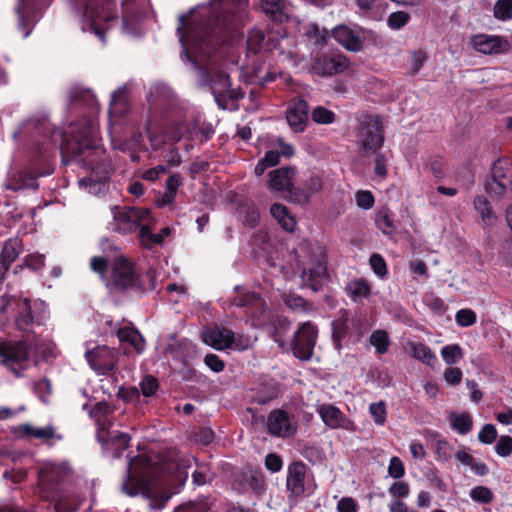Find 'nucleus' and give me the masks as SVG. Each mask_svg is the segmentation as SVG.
I'll use <instances>...</instances> for the list:
<instances>
[{"mask_svg": "<svg viewBox=\"0 0 512 512\" xmlns=\"http://www.w3.org/2000/svg\"><path fill=\"white\" fill-rule=\"evenodd\" d=\"M230 2L191 10L188 15L179 18L177 32L185 53L189 47L199 53L209 54L208 47L212 44L211 36L231 24Z\"/></svg>", "mask_w": 512, "mask_h": 512, "instance_id": "1", "label": "nucleus"}, {"mask_svg": "<svg viewBox=\"0 0 512 512\" xmlns=\"http://www.w3.org/2000/svg\"><path fill=\"white\" fill-rule=\"evenodd\" d=\"M232 305L237 307H247V308H261L263 306L262 299L254 292H245L238 296H236L232 300Z\"/></svg>", "mask_w": 512, "mask_h": 512, "instance_id": "38", "label": "nucleus"}, {"mask_svg": "<svg viewBox=\"0 0 512 512\" xmlns=\"http://www.w3.org/2000/svg\"><path fill=\"white\" fill-rule=\"evenodd\" d=\"M470 497L476 502L488 504L493 500V493L485 486H477L470 491Z\"/></svg>", "mask_w": 512, "mask_h": 512, "instance_id": "49", "label": "nucleus"}, {"mask_svg": "<svg viewBox=\"0 0 512 512\" xmlns=\"http://www.w3.org/2000/svg\"><path fill=\"white\" fill-rule=\"evenodd\" d=\"M412 357L422 363L432 366L436 362L435 353L424 343L408 341L406 344Z\"/></svg>", "mask_w": 512, "mask_h": 512, "instance_id": "32", "label": "nucleus"}, {"mask_svg": "<svg viewBox=\"0 0 512 512\" xmlns=\"http://www.w3.org/2000/svg\"><path fill=\"white\" fill-rule=\"evenodd\" d=\"M174 512H213L208 502H189L184 505H180L175 509Z\"/></svg>", "mask_w": 512, "mask_h": 512, "instance_id": "54", "label": "nucleus"}, {"mask_svg": "<svg viewBox=\"0 0 512 512\" xmlns=\"http://www.w3.org/2000/svg\"><path fill=\"white\" fill-rule=\"evenodd\" d=\"M294 153V149L291 145L284 143L281 139L278 140V149L269 150L262 158L263 162L269 167L275 166L280 161V156L290 157Z\"/></svg>", "mask_w": 512, "mask_h": 512, "instance_id": "37", "label": "nucleus"}, {"mask_svg": "<svg viewBox=\"0 0 512 512\" xmlns=\"http://www.w3.org/2000/svg\"><path fill=\"white\" fill-rule=\"evenodd\" d=\"M189 467L190 460L186 458L178 457L177 459L169 462L166 467L169 478L166 482L173 487L183 486L188 478Z\"/></svg>", "mask_w": 512, "mask_h": 512, "instance_id": "23", "label": "nucleus"}, {"mask_svg": "<svg viewBox=\"0 0 512 512\" xmlns=\"http://www.w3.org/2000/svg\"><path fill=\"white\" fill-rule=\"evenodd\" d=\"M374 154V172L380 177L382 180L387 177L388 169H387V158L386 156L380 152V150L376 151Z\"/></svg>", "mask_w": 512, "mask_h": 512, "instance_id": "52", "label": "nucleus"}, {"mask_svg": "<svg viewBox=\"0 0 512 512\" xmlns=\"http://www.w3.org/2000/svg\"><path fill=\"white\" fill-rule=\"evenodd\" d=\"M265 41V34L260 29H251L248 33L247 47L252 53H257L263 47Z\"/></svg>", "mask_w": 512, "mask_h": 512, "instance_id": "46", "label": "nucleus"}, {"mask_svg": "<svg viewBox=\"0 0 512 512\" xmlns=\"http://www.w3.org/2000/svg\"><path fill=\"white\" fill-rule=\"evenodd\" d=\"M126 110L125 90L119 89L112 94L110 103V113L121 116Z\"/></svg>", "mask_w": 512, "mask_h": 512, "instance_id": "45", "label": "nucleus"}, {"mask_svg": "<svg viewBox=\"0 0 512 512\" xmlns=\"http://www.w3.org/2000/svg\"><path fill=\"white\" fill-rule=\"evenodd\" d=\"M369 412L377 425H383L385 423L387 412L384 401L371 403L369 406Z\"/></svg>", "mask_w": 512, "mask_h": 512, "instance_id": "48", "label": "nucleus"}, {"mask_svg": "<svg viewBox=\"0 0 512 512\" xmlns=\"http://www.w3.org/2000/svg\"><path fill=\"white\" fill-rule=\"evenodd\" d=\"M237 216L243 225L248 227L257 226L260 220V215L252 201L240 203L237 208Z\"/></svg>", "mask_w": 512, "mask_h": 512, "instance_id": "34", "label": "nucleus"}, {"mask_svg": "<svg viewBox=\"0 0 512 512\" xmlns=\"http://www.w3.org/2000/svg\"><path fill=\"white\" fill-rule=\"evenodd\" d=\"M473 206L476 212L480 215L483 224L487 227H492L497 221L495 214L489 200L483 196L478 195L473 200Z\"/></svg>", "mask_w": 512, "mask_h": 512, "instance_id": "30", "label": "nucleus"}, {"mask_svg": "<svg viewBox=\"0 0 512 512\" xmlns=\"http://www.w3.org/2000/svg\"><path fill=\"white\" fill-rule=\"evenodd\" d=\"M106 285L111 291L147 289L137 276L133 264L123 257L114 260Z\"/></svg>", "mask_w": 512, "mask_h": 512, "instance_id": "7", "label": "nucleus"}, {"mask_svg": "<svg viewBox=\"0 0 512 512\" xmlns=\"http://www.w3.org/2000/svg\"><path fill=\"white\" fill-rule=\"evenodd\" d=\"M497 437V431L494 425L486 424L478 434V439L484 444H491Z\"/></svg>", "mask_w": 512, "mask_h": 512, "instance_id": "58", "label": "nucleus"}, {"mask_svg": "<svg viewBox=\"0 0 512 512\" xmlns=\"http://www.w3.org/2000/svg\"><path fill=\"white\" fill-rule=\"evenodd\" d=\"M296 264L303 284L317 291L326 275L324 249L318 244L302 243L296 251Z\"/></svg>", "mask_w": 512, "mask_h": 512, "instance_id": "2", "label": "nucleus"}, {"mask_svg": "<svg viewBox=\"0 0 512 512\" xmlns=\"http://www.w3.org/2000/svg\"><path fill=\"white\" fill-rule=\"evenodd\" d=\"M332 37L349 52H360L365 41L375 42L377 35L373 30L361 26L350 27L348 25H338L332 29Z\"/></svg>", "mask_w": 512, "mask_h": 512, "instance_id": "10", "label": "nucleus"}, {"mask_svg": "<svg viewBox=\"0 0 512 512\" xmlns=\"http://www.w3.org/2000/svg\"><path fill=\"white\" fill-rule=\"evenodd\" d=\"M369 262L375 274L380 277H384L387 274L386 262L381 255L377 253L372 254Z\"/></svg>", "mask_w": 512, "mask_h": 512, "instance_id": "56", "label": "nucleus"}, {"mask_svg": "<svg viewBox=\"0 0 512 512\" xmlns=\"http://www.w3.org/2000/svg\"><path fill=\"white\" fill-rule=\"evenodd\" d=\"M18 431L23 436L33 437L48 444L62 440V435L57 433L56 428L53 425L35 427L31 424H23L18 427Z\"/></svg>", "mask_w": 512, "mask_h": 512, "instance_id": "24", "label": "nucleus"}, {"mask_svg": "<svg viewBox=\"0 0 512 512\" xmlns=\"http://www.w3.org/2000/svg\"><path fill=\"white\" fill-rule=\"evenodd\" d=\"M295 168L282 167L272 170L269 173V187L273 191H288L292 190L294 184Z\"/></svg>", "mask_w": 512, "mask_h": 512, "instance_id": "22", "label": "nucleus"}, {"mask_svg": "<svg viewBox=\"0 0 512 512\" xmlns=\"http://www.w3.org/2000/svg\"><path fill=\"white\" fill-rule=\"evenodd\" d=\"M493 16L500 21L512 19V0H497L493 7Z\"/></svg>", "mask_w": 512, "mask_h": 512, "instance_id": "43", "label": "nucleus"}, {"mask_svg": "<svg viewBox=\"0 0 512 512\" xmlns=\"http://www.w3.org/2000/svg\"><path fill=\"white\" fill-rule=\"evenodd\" d=\"M112 222L110 227L113 232L126 235L135 232L150 214L146 208H132L127 206H114L111 209Z\"/></svg>", "mask_w": 512, "mask_h": 512, "instance_id": "9", "label": "nucleus"}, {"mask_svg": "<svg viewBox=\"0 0 512 512\" xmlns=\"http://www.w3.org/2000/svg\"><path fill=\"white\" fill-rule=\"evenodd\" d=\"M357 205L364 209H370L374 205V197L370 191H358L356 193Z\"/></svg>", "mask_w": 512, "mask_h": 512, "instance_id": "62", "label": "nucleus"}, {"mask_svg": "<svg viewBox=\"0 0 512 512\" xmlns=\"http://www.w3.org/2000/svg\"><path fill=\"white\" fill-rule=\"evenodd\" d=\"M313 474L302 461H294L287 467L286 488L295 498L310 496L316 490Z\"/></svg>", "mask_w": 512, "mask_h": 512, "instance_id": "6", "label": "nucleus"}, {"mask_svg": "<svg viewBox=\"0 0 512 512\" xmlns=\"http://www.w3.org/2000/svg\"><path fill=\"white\" fill-rule=\"evenodd\" d=\"M317 339V329L310 322H305L296 331L292 343L294 355L301 360L311 358Z\"/></svg>", "mask_w": 512, "mask_h": 512, "instance_id": "14", "label": "nucleus"}, {"mask_svg": "<svg viewBox=\"0 0 512 512\" xmlns=\"http://www.w3.org/2000/svg\"><path fill=\"white\" fill-rule=\"evenodd\" d=\"M266 426L269 434L280 438L290 437L297 430L294 419L282 409H275L269 413Z\"/></svg>", "mask_w": 512, "mask_h": 512, "instance_id": "16", "label": "nucleus"}, {"mask_svg": "<svg viewBox=\"0 0 512 512\" xmlns=\"http://www.w3.org/2000/svg\"><path fill=\"white\" fill-rule=\"evenodd\" d=\"M318 412L323 422L330 428L346 427L347 418L336 406L324 404L319 408Z\"/></svg>", "mask_w": 512, "mask_h": 512, "instance_id": "29", "label": "nucleus"}, {"mask_svg": "<svg viewBox=\"0 0 512 512\" xmlns=\"http://www.w3.org/2000/svg\"><path fill=\"white\" fill-rule=\"evenodd\" d=\"M410 19V15L404 11H397L389 15L388 26L394 30L404 27Z\"/></svg>", "mask_w": 512, "mask_h": 512, "instance_id": "51", "label": "nucleus"}, {"mask_svg": "<svg viewBox=\"0 0 512 512\" xmlns=\"http://www.w3.org/2000/svg\"><path fill=\"white\" fill-rule=\"evenodd\" d=\"M98 127L94 120L82 119L72 123L63 135L61 152L66 161L82 155L85 150L97 147Z\"/></svg>", "mask_w": 512, "mask_h": 512, "instance_id": "3", "label": "nucleus"}, {"mask_svg": "<svg viewBox=\"0 0 512 512\" xmlns=\"http://www.w3.org/2000/svg\"><path fill=\"white\" fill-rule=\"evenodd\" d=\"M117 337L120 342H127L135 348L137 353H141L145 347V340L138 330L132 327H124L117 331Z\"/></svg>", "mask_w": 512, "mask_h": 512, "instance_id": "35", "label": "nucleus"}, {"mask_svg": "<svg viewBox=\"0 0 512 512\" xmlns=\"http://www.w3.org/2000/svg\"><path fill=\"white\" fill-rule=\"evenodd\" d=\"M349 64L348 58L342 53L323 54L312 59L310 69L318 76L330 77L345 71Z\"/></svg>", "mask_w": 512, "mask_h": 512, "instance_id": "12", "label": "nucleus"}, {"mask_svg": "<svg viewBox=\"0 0 512 512\" xmlns=\"http://www.w3.org/2000/svg\"><path fill=\"white\" fill-rule=\"evenodd\" d=\"M441 356L446 364L452 365L463 358V351L458 344L446 345L441 349Z\"/></svg>", "mask_w": 512, "mask_h": 512, "instance_id": "44", "label": "nucleus"}, {"mask_svg": "<svg viewBox=\"0 0 512 512\" xmlns=\"http://www.w3.org/2000/svg\"><path fill=\"white\" fill-rule=\"evenodd\" d=\"M347 292L354 302H361L370 296L371 287L366 280L356 279L349 282Z\"/></svg>", "mask_w": 512, "mask_h": 512, "instance_id": "36", "label": "nucleus"}, {"mask_svg": "<svg viewBox=\"0 0 512 512\" xmlns=\"http://www.w3.org/2000/svg\"><path fill=\"white\" fill-rule=\"evenodd\" d=\"M212 93L216 103L222 108H226V101L235 100L239 97L238 92L231 88L230 78L227 74L220 72L211 83Z\"/></svg>", "mask_w": 512, "mask_h": 512, "instance_id": "17", "label": "nucleus"}, {"mask_svg": "<svg viewBox=\"0 0 512 512\" xmlns=\"http://www.w3.org/2000/svg\"><path fill=\"white\" fill-rule=\"evenodd\" d=\"M47 501L54 502L55 512H76L82 504V498L77 494L54 493L47 495Z\"/></svg>", "mask_w": 512, "mask_h": 512, "instance_id": "27", "label": "nucleus"}, {"mask_svg": "<svg viewBox=\"0 0 512 512\" xmlns=\"http://www.w3.org/2000/svg\"><path fill=\"white\" fill-rule=\"evenodd\" d=\"M30 346L25 341H0V364L9 369L16 377L28 367Z\"/></svg>", "mask_w": 512, "mask_h": 512, "instance_id": "5", "label": "nucleus"}, {"mask_svg": "<svg viewBox=\"0 0 512 512\" xmlns=\"http://www.w3.org/2000/svg\"><path fill=\"white\" fill-rule=\"evenodd\" d=\"M356 129V142L363 156L376 153L384 144V127L377 115H363Z\"/></svg>", "mask_w": 512, "mask_h": 512, "instance_id": "4", "label": "nucleus"}, {"mask_svg": "<svg viewBox=\"0 0 512 512\" xmlns=\"http://www.w3.org/2000/svg\"><path fill=\"white\" fill-rule=\"evenodd\" d=\"M128 472L129 475L122 485L123 492L131 497L142 495L150 500L151 508L162 509L172 493H159L153 481L130 474V468Z\"/></svg>", "mask_w": 512, "mask_h": 512, "instance_id": "8", "label": "nucleus"}, {"mask_svg": "<svg viewBox=\"0 0 512 512\" xmlns=\"http://www.w3.org/2000/svg\"><path fill=\"white\" fill-rule=\"evenodd\" d=\"M358 506L356 501L351 497H343L337 503L338 512H357Z\"/></svg>", "mask_w": 512, "mask_h": 512, "instance_id": "64", "label": "nucleus"}, {"mask_svg": "<svg viewBox=\"0 0 512 512\" xmlns=\"http://www.w3.org/2000/svg\"><path fill=\"white\" fill-rule=\"evenodd\" d=\"M369 342L373 347H375L378 354H385L390 345L388 333L384 330H376L372 332Z\"/></svg>", "mask_w": 512, "mask_h": 512, "instance_id": "40", "label": "nucleus"}, {"mask_svg": "<svg viewBox=\"0 0 512 512\" xmlns=\"http://www.w3.org/2000/svg\"><path fill=\"white\" fill-rule=\"evenodd\" d=\"M270 213L283 229L289 232L294 231L296 221L286 206L280 203H274L270 208Z\"/></svg>", "mask_w": 512, "mask_h": 512, "instance_id": "33", "label": "nucleus"}, {"mask_svg": "<svg viewBox=\"0 0 512 512\" xmlns=\"http://www.w3.org/2000/svg\"><path fill=\"white\" fill-rule=\"evenodd\" d=\"M70 475V470L65 465L47 463L39 472V485L41 486L43 497L54 495L58 492L60 486Z\"/></svg>", "mask_w": 512, "mask_h": 512, "instance_id": "13", "label": "nucleus"}, {"mask_svg": "<svg viewBox=\"0 0 512 512\" xmlns=\"http://www.w3.org/2000/svg\"><path fill=\"white\" fill-rule=\"evenodd\" d=\"M312 120L318 124H330L335 120V113L325 107H316L311 114Z\"/></svg>", "mask_w": 512, "mask_h": 512, "instance_id": "47", "label": "nucleus"}, {"mask_svg": "<svg viewBox=\"0 0 512 512\" xmlns=\"http://www.w3.org/2000/svg\"><path fill=\"white\" fill-rule=\"evenodd\" d=\"M2 305L0 311L6 312L8 307L16 310L15 325L19 331L32 332L34 326V317L31 311L30 300L28 298H17L15 296L3 295L1 297Z\"/></svg>", "mask_w": 512, "mask_h": 512, "instance_id": "11", "label": "nucleus"}, {"mask_svg": "<svg viewBox=\"0 0 512 512\" xmlns=\"http://www.w3.org/2000/svg\"><path fill=\"white\" fill-rule=\"evenodd\" d=\"M349 330V317L346 310H340L332 322V339L338 349L341 348V341Z\"/></svg>", "mask_w": 512, "mask_h": 512, "instance_id": "31", "label": "nucleus"}, {"mask_svg": "<svg viewBox=\"0 0 512 512\" xmlns=\"http://www.w3.org/2000/svg\"><path fill=\"white\" fill-rule=\"evenodd\" d=\"M450 422L452 427L459 433V434H467L471 431L473 426V421L471 416L468 413H461V414H451L450 415Z\"/></svg>", "mask_w": 512, "mask_h": 512, "instance_id": "39", "label": "nucleus"}, {"mask_svg": "<svg viewBox=\"0 0 512 512\" xmlns=\"http://www.w3.org/2000/svg\"><path fill=\"white\" fill-rule=\"evenodd\" d=\"M484 188L485 192L492 197H503L511 190L512 181L495 165L492 169V177L485 182Z\"/></svg>", "mask_w": 512, "mask_h": 512, "instance_id": "21", "label": "nucleus"}, {"mask_svg": "<svg viewBox=\"0 0 512 512\" xmlns=\"http://www.w3.org/2000/svg\"><path fill=\"white\" fill-rule=\"evenodd\" d=\"M86 359L91 368L98 374H107L117 366L118 356L114 349L98 346L86 352Z\"/></svg>", "mask_w": 512, "mask_h": 512, "instance_id": "15", "label": "nucleus"}, {"mask_svg": "<svg viewBox=\"0 0 512 512\" xmlns=\"http://www.w3.org/2000/svg\"><path fill=\"white\" fill-rule=\"evenodd\" d=\"M39 175L30 170H20L12 173L6 181V188L18 191L22 189H37Z\"/></svg>", "mask_w": 512, "mask_h": 512, "instance_id": "25", "label": "nucleus"}, {"mask_svg": "<svg viewBox=\"0 0 512 512\" xmlns=\"http://www.w3.org/2000/svg\"><path fill=\"white\" fill-rule=\"evenodd\" d=\"M376 225L385 234H391L395 226L388 208H382L376 215Z\"/></svg>", "mask_w": 512, "mask_h": 512, "instance_id": "42", "label": "nucleus"}, {"mask_svg": "<svg viewBox=\"0 0 512 512\" xmlns=\"http://www.w3.org/2000/svg\"><path fill=\"white\" fill-rule=\"evenodd\" d=\"M471 45L480 53L498 54L507 49L508 42L500 36L478 34L472 37Z\"/></svg>", "mask_w": 512, "mask_h": 512, "instance_id": "18", "label": "nucleus"}, {"mask_svg": "<svg viewBox=\"0 0 512 512\" xmlns=\"http://www.w3.org/2000/svg\"><path fill=\"white\" fill-rule=\"evenodd\" d=\"M22 251V243L18 238L9 239L0 254V282L5 278L10 265Z\"/></svg>", "mask_w": 512, "mask_h": 512, "instance_id": "26", "label": "nucleus"}, {"mask_svg": "<svg viewBox=\"0 0 512 512\" xmlns=\"http://www.w3.org/2000/svg\"><path fill=\"white\" fill-rule=\"evenodd\" d=\"M289 3L287 0H261V9L267 18L280 22L288 19Z\"/></svg>", "mask_w": 512, "mask_h": 512, "instance_id": "28", "label": "nucleus"}, {"mask_svg": "<svg viewBox=\"0 0 512 512\" xmlns=\"http://www.w3.org/2000/svg\"><path fill=\"white\" fill-rule=\"evenodd\" d=\"M265 466L272 473L279 472L283 466L282 459L275 453H270L265 458Z\"/></svg>", "mask_w": 512, "mask_h": 512, "instance_id": "63", "label": "nucleus"}, {"mask_svg": "<svg viewBox=\"0 0 512 512\" xmlns=\"http://www.w3.org/2000/svg\"><path fill=\"white\" fill-rule=\"evenodd\" d=\"M111 412L110 406L105 402H98L90 414L92 417L97 418L98 425L100 426V431L98 432V439L100 441H106V434L104 433L105 424L101 422L100 417L106 416Z\"/></svg>", "mask_w": 512, "mask_h": 512, "instance_id": "41", "label": "nucleus"}, {"mask_svg": "<svg viewBox=\"0 0 512 512\" xmlns=\"http://www.w3.org/2000/svg\"><path fill=\"white\" fill-rule=\"evenodd\" d=\"M436 454L438 456V459L442 461H448L452 457L453 449L447 441L438 440L436 442Z\"/></svg>", "mask_w": 512, "mask_h": 512, "instance_id": "59", "label": "nucleus"}, {"mask_svg": "<svg viewBox=\"0 0 512 512\" xmlns=\"http://www.w3.org/2000/svg\"><path fill=\"white\" fill-rule=\"evenodd\" d=\"M202 339L214 349L224 350L231 347L233 331L219 326L207 328L202 332Z\"/></svg>", "mask_w": 512, "mask_h": 512, "instance_id": "20", "label": "nucleus"}, {"mask_svg": "<svg viewBox=\"0 0 512 512\" xmlns=\"http://www.w3.org/2000/svg\"><path fill=\"white\" fill-rule=\"evenodd\" d=\"M151 217L149 216L143 223H141L139 228V240L143 247L145 248H151L153 246V233L151 232L149 228Z\"/></svg>", "mask_w": 512, "mask_h": 512, "instance_id": "50", "label": "nucleus"}, {"mask_svg": "<svg viewBox=\"0 0 512 512\" xmlns=\"http://www.w3.org/2000/svg\"><path fill=\"white\" fill-rule=\"evenodd\" d=\"M476 313L471 309H461L455 315L457 324L461 327H469L476 322Z\"/></svg>", "mask_w": 512, "mask_h": 512, "instance_id": "53", "label": "nucleus"}, {"mask_svg": "<svg viewBox=\"0 0 512 512\" xmlns=\"http://www.w3.org/2000/svg\"><path fill=\"white\" fill-rule=\"evenodd\" d=\"M512 452V438L510 436H501L496 445V453L502 457L510 455Z\"/></svg>", "mask_w": 512, "mask_h": 512, "instance_id": "60", "label": "nucleus"}, {"mask_svg": "<svg viewBox=\"0 0 512 512\" xmlns=\"http://www.w3.org/2000/svg\"><path fill=\"white\" fill-rule=\"evenodd\" d=\"M308 109V103L303 99L294 100L287 108L286 119L294 132L304 131L308 120Z\"/></svg>", "mask_w": 512, "mask_h": 512, "instance_id": "19", "label": "nucleus"}, {"mask_svg": "<svg viewBox=\"0 0 512 512\" xmlns=\"http://www.w3.org/2000/svg\"><path fill=\"white\" fill-rule=\"evenodd\" d=\"M141 392L145 397L154 395L158 389V381L155 377L146 376L140 383Z\"/></svg>", "mask_w": 512, "mask_h": 512, "instance_id": "55", "label": "nucleus"}, {"mask_svg": "<svg viewBox=\"0 0 512 512\" xmlns=\"http://www.w3.org/2000/svg\"><path fill=\"white\" fill-rule=\"evenodd\" d=\"M410 491L409 485L406 482L398 481L393 483L389 488V493L396 498H405Z\"/></svg>", "mask_w": 512, "mask_h": 512, "instance_id": "61", "label": "nucleus"}, {"mask_svg": "<svg viewBox=\"0 0 512 512\" xmlns=\"http://www.w3.org/2000/svg\"><path fill=\"white\" fill-rule=\"evenodd\" d=\"M388 474L394 479H400L405 474V468L400 458L394 456L391 458L388 466Z\"/></svg>", "mask_w": 512, "mask_h": 512, "instance_id": "57", "label": "nucleus"}]
</instances>
